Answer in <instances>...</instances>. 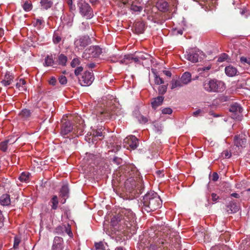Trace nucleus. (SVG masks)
Returning a JSON list of instances; mask_svg holds the SVG:
<instances>
[{
	"label": "nucleus",
	"mask_w": 250,
	"mask_h": 250,
	"mask_svg": "<svg viewBox=\"0 0 250 250\" xmlns=\"http://www.w3.org/2000/svg\"><path fill=\"white\" fill-rule=\"evenodd\" d=\"M143 210L147 212L153 211L159 208L162 202L158 194L154 192H147L143 199Z\"/></svg>",
	"instance_id": "1"
},
{
	"label": "nucleus",
	"mask_w": 250,
	"mask_h": 250,
	"mask_svg": "<svg viewBox=\"0 0 250 250\" xmlns=\"http://www.w3.org/2000/svg\"><path fill=\"white\" fill-rule=\"evenodd\" d=\"M119 108L117 107L110 101L106 107L101 109L97 114V119L102 121L115 119L119 114Z\"/></svg>",
	"instance_id": "2"
},
{
	"label": "nucleus",
	"mask_w": 250,
	"mask_h": 250,
	"mask_svg": "<svg viewBox=\"0 0 250 250\" xmlns=\"http://www.w3.org/2000/svg\"><path fill=\"white\" fill-rule=\"evenodd\" d=\"M203 88L208 92H221L225 89V83L216 79H207L203 83Z\"/></svg>",
	"instance_id": "3"
},
{
	"label": "nucleus",
	"mask_w": 250,
	"mask_h": 250,
	"mask_svg": "<svg viewBox=\"0 0 250 250\" xmlns=\"http://www.w3.org/2000/svg\"><path fill=\"white\" fill-rule=\"evenodd\" d=\"M80 13L87 19L93 18L94 14L92 8L84 0H81L78 3Z\"/></svg>",
	"instance_id": "4"
},
{
	"label": "nucleus",
	"mask_w": 250,
	"mask_h": 250,
	"mask_svg": "<svg viewBox=\"0 0 250 250\" xmlns=\"http://www.w3.org/2000/svg\"><path fill=\"white\" fill-rule=\"evenodd\" d=\"M91 43V40L88 36H80L74 41L75 49L77 50V51L82 50Z\"/></svg>",
	"instance_id": "5"
},
{
	"label": "nucleus",
	"mask_w": 250,
	"mask_h": 250,
	"mask_svg": "<svg viewBox=\"0 0 250 250\" xmlns=\"http://www.w3.org/2000/svg\"><path fill=\"white\" fill-rule=\"evenodd\" d=\"M101 53V48L98 46H94L85 50L83 57L85 58H97L98 57Z\"/></svg>",
	"instance_id": "6"
},
{
	"label": "nucleus",
	"mask_w": 250,
	"mask_h": 250,
	"mask_svg": "<svg viewBox=\"0 0 250 250\" xmlns=\"http://www.w3.org/2000/svg\"><path fill=\"white\" fill-rule=\"evenodd\" d=\"M202 53L197 49H190L186 52L187 54L185 55L186 58L192 62H198L199 55Z\"/></svg>",
	"instance_id": "7"
},
{
	"label": "nucleus",
	"mask_w": 250,
	"mask_h": 250,
	"mask_svg": "<svg viewBox=\"0 0 250 250\" xmlns=\"http://www.w3.org/2000/svg\"><path fill=\"white\" fill-rule=\"evenodd\" d=\"M94 80L93 73L86 71L79 79V82L82 86H89L91 84Z\"/></svg>",
	"instance_id": "8"
},
{
	"label": "nucleus",
	"mask_w": 250,
	"mask_h": 250,
	"mask_svg": "<svg viewBox=\"0 0 250 250\" xmlns=\"http://www.w3.org/2000/svg\"><path fill=\"white\" fill-rule=\"evenodd\" d=\"M242 110V107L237 103L232 104L229 108L230 112L233 114L232 118L238 120L241 119Z\"/></svg>",
	"instance_id": "9"
},
{
	"label": "nucleus",
	"mask_w": 250,
	"mask_h": 250,
	"mask_svg": "<svg viewBox=\"0 0 250 250\" xmlns=\"http://www.w3.org/2000/svg\"><path fill=\"white\" fill-rule=\"evenodd\" d=\"M125 211H127L129 216V221L126 220V219L124 218V219L127 222L125 224L126 226L127 231L129 232L131 234H135L136 232V227L135 225V223L134 222V215L133 213L130 210H125Z\"/></svg>",
	"instance_id": "10"
},
{
	"label": "nucleus",
	"mask_w": 250,
	"mask_h": 250,
	"mask_svg": "<svg viewBox=\"0 0 250 250\" xmlns=\"http://www.w3.org/2000/svg\"><path fill=\"white\" fill-rule=\"evenodd\" d=\"M233 142L236 146L245 147L247 143V136L242 133L236 135L234 137Z\"/></svg>",
	"instance_id": "11"
},
{
	"label": "nucleus",
	"mask_w": 250,
	"mask_h": 250,
	"mask_svg": "<svg viewBox=\"0 0 250 250\" xmlns=\"http://www.w3.org/2000/svg\"><path fill=\"white\" fill-rule=\"evenodd\" d=\"M73 128L72 124L69 121L63 123L61 127V135L64 138H67L66 135L72 131Z\"/></svg>",
	"instance_id": "12"
},
{
	"label": "nucleus",
	"mask_w": 250,
	"mask_h": 250,
	"mask_svg": "<svg viewBox=\"0 0 250 250\" xmlns=\"http://www.w3.org/2000/svg\"><path fill=\"white\" fill-rule=\"evenodd\" d=\"M64 248V243L63 239L59 236L55 237L51 250H63Z\"/></svg>",
	"instance_id": "13"
},
{
	"label": "nucleus",
	"mask_w": 250,
	"mask_h": 250,
	"mask_svg": "<svg viewBox=\"0 0 250 250\" xmlns=\"http://www.w3.org/2000/svg\"><path fill=\"white\" fill-rule=\"evenodd\" d=\"M124 141L133 149H136L138 146L139 141L134 136L131 135L126 137Z\"/></svg>",
	"instance_id": "14"
},
{
	"label": "nucleus",
	"mask_w": 250,
	"mask_h": 250,
	"mask_svg": "<svg viewBox=\"0 0 250 250\" xmlns=\"http://www.w3.org/2000/svg\"><path fill=\"white\" fill-rule=\"evenodd\" d=\"M55 55H47L45 59L43 65L44 66H53L56 64L55 62Z\"/></svg>",
	"instance_id": "15"
},
{
	"label": "nucleus",
	"mask_w": 250,
	"mask_h": 250,
	"mask_svg": "<svg viewBox=\"0 0 250 250\" xmlns=\"http://www.w3.org/2000/svg\"><path fill=\"white\" fill-rule=\"evenodd\" d=\"M164 98L163 96H158L153 98L151 101V105L153 109H156L157 107L160 106L163 101Z\"/></svg>",
	"instance_id": "16"
},
{
	"label": "nucleus",
	"mask_w": 250,
	"mask_h": 250,
	"mask_svg": "<svg viewBox=\"0 0 250 250\" xmlns=\"http://www.w3.org/2000/svg\"><path fill=\"white\" fill-rule=\"evenodd\" d=\"M60 194L62 198L64 199V201L62 202V203L64 204L65 202L66 198H67L69 196V189L67 185H63L60 191Z\"/></svg>",
	"instance_id": "17"
},
{
	"label": "nucleus",
	"mask_w": 250,
	"mask_h": 250,
	"mask_svg": "<svg viewBox=\"0 0 250 250\" xmlns=\"http://www.w3.org/2000/svg\"><path fill=\"white\" fill-rule=\"evenodd\" d=\"M226 74L229 77H233L237 74V69L231 65H229L225 68Z\"/></svg>",
	"instance_id": "18"
},
{
	"label": "nucleus",
	"mask_w": 250,
	"mask_h": 250,
	"mask_svg": "<svg viewBox=\"0 0 250 250\" xmlns=\"http://www.w3.org/2000/svg\"><path fill=\"white\" fill-rule=\"evenodd\" d=\"M183 85H186L189 83L191 81V75L189 72H185L180 79Z\"/></svg>",
	"instance_id": "19"
},
{
	"label": "nucleus",
	"mask_w": 250,
	"mask_h": 250,
	"mask_svg": "<svg viewBox=\"0 0 250 250\" xmlns=\"http://www.w3.org/2000/svg\"><path fill=\"white\" fill-rule=\"evenodd\" d=\"M158 9L161 11L166 12L168 9V3L164 0H161L157 3Z\"/></svg>",
	"instance_id": "20"
},
{
	"label": "nucleus",
	"mask_w": 250,
	"mask_h": 250,
	"mask_svg": "<svg viewBox=\"0 0 250 250\" xmlns=\"http://www.w3.org/2000/svg\"><path fill=\"white\" fill-rule=\"evenodd\" d=\"M13 79L14 77L12 75L9 73H6L4 76V79L1 81V83L5 86L9 85L13 81Z\"/></svg>",
	"instance_id": "21"
},
{
	"label": "nucleus",
	"mask_w": 250,
	"mask_h": 250,
	"mask_svg": "<svg viewBox=\"0 0 250 250\" xmlns=\"http://www.w3.org/2000/svg\"><path fill=\"white\" fill-rule=\"evenodd\" d=\"M53 2L52 0H41L40 4L41 9L47 10L53 5Z\"/></svg>",
	"instance_id": "22"
},
{
	"label": "nucleus",
	"mask_w": 250,
	"mask_h": 250,
	"mask_svg": "<svg viewBox=\"0 0 250 250\" xmlns=\"http://www.w3.org/2000/svg\"><path fill=\"white\" fill-rule=\"evenodd\" d=\"M134 28L136 33L142 34L145 30V24L143 22H137L135 24Z\"/></svg>",
	"instance_id": "23"
},
{
	"label": "nucleus",
	"mask_w": 250,
	"mask_h": 250,
	"mask_svg": "<svg viewBox=\"0 0 250 250\" xmlns=\"http://www.w3.org/2000/svg\"><path fill=\"white\" fill-rule=\"evenodd\" d=\"M26 82L24 79H21L17 83L16 87L20 91H24L26 90Z\"/></svg>",
	"instance_id": "24"
},
{
	"label": "nucleus",
	"mask_w": 250,
	"mask_h": 250,
	"mask_svg": "<svg viewBox=\"0 0 250 250\" xmlns=\"http://www.w3.org/2000/svg\"><path fill=\"white\" fill-rule=\"evenodd\" d=\"M171 89L173 90L176 88H180L183 86V84L180 80L173 79L171 81Z\"/></svg>",
	"instance_id": "25"
},
{
	"label": "nucleus",
	"mask_w": 250,
	"mask_h": 250,
	"mask_svg": "<svg viewBox=\"0 0 250 250\" xmlns=\"http://www.w3.org/2000/svg\"><path fill=\"white\" fill-rule=\"evenodd\" d=\"M132 62V54L125 55L123 58L120 60V64H128Z\"/></svg>",
	"instance_id": "26"
},
{
	"label": "nucleus",
	"mask_w": 250,
	"mask_h": 250,
	"mask_svg": "<svg viewBox=\"0 0 250 250\" xmlns=\"http://www.w3.org/2000/svg\"><path fill=\"white\" fill-rule=\"evenodd\" d=\"M0 204L2 206H8L10 204V196L8 194L2 195L0 197Z\"/></svg>",
	"instance_id": "27"
},
{
	"label": "nucleus",
	"mask_w": 250,
	"mask_h": 250,
	"mask_svg": "<svg viewBox=\"0 0 250 250\" xmlns=\"http://www.w3.org/2000/svg\"><path fill=\"white\" fill-rule=\"evenodd\" d=\"M49 204L51 205V209L52 210L57 209L59 205V200L57 196H53L49 202Z\"/></svg>",
	"instance_id": "28"
},
{
	"label": "nucleus",
	"mask_w": 250,
	"mask_h": 250,
	"mask_svg": "<svg viewBox=\"0 0 250 250\" xmlns=\"http://www.w3.org/2000/svg\"><path fill=\"white\" fill-rule=\"evenodd\" d=\"M18 139L12 141L11 139L6 140L0 143V149L3 151H6L7 149V145L9 143L10 144H13L15 143Z\"/></svg>",
	"instance_id": "29"
},
{
	"label": "nucleus",
	"mask_w": 250,
	"mask_h": 250,
	"mask_svg": "<svg viewBox=\"0 0 250 250\" xmlns=\"http://www.w3.org/2000/svg\"><path fill=\"white\" fill-rule=\"evenodd\" d=\"M124 4L129 3V2H132L131 5V10L135 12H140L142 10V7L140 6L135 5L133 3V1L131 2V0H121Z\"/></svg>",
	"instance_id": "30"
},
{
	"label": "nucleus",
	"mask_w": 250,
	"mask_h": 250,
	"mask_svg": "<svg viewBox=\"0 0 250 250\" xmlns=\"http://www.w3.org/2000/svg\"><path fill=\"white\" fill-rule=\"evenodd\" d=\"M227 211L229 213H232L237 212L239 208L237 205L233 203H230L227 206Z\"/></svg>",
	"instance_id": "31"
},
{
	"label": "nucleus",
	"mask_w": 250,
	"mask_h": 250,
	"mask_svg": "<svg viewBox=\"0 0 250 250\" xmlns=\"http://www.w3.org/2000/svg\"><path fill=\"white\" fill-rule=\"evenodd\" d=\"M30 174L28 172H23L19 177V179L21 182L27 183L29 181Z\"/></svg>",
	"instance_id": "32"
},
{
	"label": "nucleus",
	"mask_w": 250,
	"mask_h": 250,
	"mask_svg": "<svg viewBox=\"0 0 250 250\" xmlns=\"http://www.w3.org/2000/svg\"><path fill=\"white\" fill-rule=\"evenodd\" d=\"M67 61V58L64 54H61L58 56V64L60 65L65 66Z\"/></svg>",
	"instance_id": "33"
},
{
	"label": "nucleus",
	"mask_w": 250,
	"mask_h": 250,
	"mask_svg": "<svg viewBox=\"0 0 250 250\" xmlns=\"http://www.w3.org/2000/svg\"><path fill=\"white\" fill-rule=\"evenodd\" d=\"M152 72L153 73L154 77V83L157 85H160L164 83V80L161 78L158 74L152 70Z\"/></svg>",
	"instance_id": "34"
},
{
	"label": "nucleus",
	"mask_w": 250,
	"mask_h": 250,
	"mask_svg": "<svg viewBox=\"0 0 250 250\" xmlns=\"http://www.w3.org/2000/svg\"><path fill=\"white\" fill-rule=\"evenodd\" d=\"M62 41V37L59 32H55L53 36V42L55 44L59 43Z\"/></svg>",
	"instance_id": "35"
},
{
	"label": "nucleus",
	"mask_w": 250,
	"mask_h": 250,
	"mask_svg": "<svg viewBox=\"0 0 250 250\" xmlns=\"http://www.w3.org/2000/svg\"><path fill=\"white\" fill-rule=\"evenodd\" d=\"M31 114V111L27 109H24L21 111V116L25 119H28Z\"/></svg>",
	"instance_id": "36"
},
{
	"label": "nucleus",
	"mask_w": 250,
	"mask_h": 250,
	"mask_svg": "<svg viewBox=\"0 0 250 250\" xmlns=\"http://www.w3.org/2000/svg\"><path fill=\"white\" fill-rule=\"evenodd\" d=\"M22 7L25 11H29L32 9V5L31 2L25 1L22 5Z\"/></svg>",
	"instance_id": "37"
},
{
	"label": "nucleus",
	"mask_w": 250,
	"mask_h": 250,
	"mask_svg": "<svg viewBox=\"0 0 250 250\" xmlns=\"http://www.w3.org/2000/svg\"><path fill=\"white\" fill-rule=\"evenodd\" d=\"M167 85H162L158 87V92L159 94L161 95H164L167 90Z\"/></svg>",
	"instance_id": "38"
},
{
	"label": "nucleus",
	"mask_w": 250,
	"mask_h": 250,
	"mask_svg": "<svg viewBox=\"0 0 250 250\" xmlns=\"http://www.w3.org/2000/svg\"><path fill=\"white\" fill-rule=\"evenodd\" d=\"M43 22L44 21L42 19H37L35 20V21L34 22L33 24L34 26L37 28H40Z\"/></svg>",
	"instance_id": "39"
},
{
	"label": "nucleus",
	"mask_w": 250,
	"mask_h": 250,
	"mask_svg": "<svg viewBox=\"0 0 250 250\" xmlns=\"http://www.w3.org/2000/svg\"><path fill=\"white\" fill-rule=\"evenodd\" d=\"M138 58L140 59V60H145L146 59H149L150 56L146 54L143 52H140L138 54Z\"/></svg>",
	"instance_id": "40"
},
{
	"label": "nucleus",
	"mask_w": 250,
	"mask_h": 250,
	"mask_svg": "<svg viewBox=\"0 0 250 250\" xmlns=\"http://www.w3.org/2000/svg\"><path fill=\"white\" fill-rule=\"evenodd\" d=\"M229 59V56L226 53L222 54L218 59L217 61L218 62H221L226 60H227Z\"/></svg>",
	"instance_id": "41"
},
{
	"label": "nucleus",
	"mask_w": 250,
	"mask_h": 250,
	"mask_svg": "<svg viewBox=\"0 0 250 250\" xmlns=\"http://www.w3.org/2000/svg\"><path fill=\"white\" fill-rule=\"evenodd\" d=\"M231 156V153L228 150L223 151L221 153V157L223 158L228 159Z\"/></svg>",
	"instance_id": "42"
},
{
	"label": "nucleus",
	"mask_w": 250,
	"mask_h": 250,
	"mask_svg": "<svg viewBox=\"0 0 250 250\" xmlns=\"http://www.w3.org/2000/svg\"><path fill=\"white\" fill-rule=\"evenodd\" d=\"M21 242V239L19 237L16 236L14 237L13 248L16 249L18 248L19 244Z\"/></svg>",
	"instance_id": "43"
},
{
	"label": "nucleus",
	"mask_w": 250,
	"mask_h": 250,
	"mask_svg": "<svg viewBox=\"0 0 250 250\" xmlns=\"http://www.w3.org/2000/svg\"><path fill=\"white\" fill-rule=\"evenodd\" d=\"M95 247L96 249H97V250H104V245L102 242L95 243Z\"/></svg>",
	"instance_id": "44"
},
{
	"label": "nucleus",
	"mask_w": 250,
	"mask_h": 250,
	"mask_svg": "<svg viewBox=\"0 0 250 250\" xmlns=\"http://www.w3.org/2000/svg\"><path fill=\"white\" fill-rule=\"evenodd\" d=\"M80 63V61L78 58H74L71 62V66L72 67H75L77 65H79Z\"/></svg>",
	"instance_id": "45"
},
{
	"label": "nucleus",
	"mask_w": 250,
	"mask_h": 250,
	"mask_svg": "<svg viewBox=\"0 0 250 250\" xmlns=\"http://www.w3.org/2000/svg\"><path fill=\"white\" fill-rule=\"evenodd\" d=\"M211 67V65H208V66H204V67H200L198 69V71L199 72H208V70H209L210 69Z\"/></svg>",
	"instance_id": "46"
},
{
	"label": "nucleus",
	"mask_w": 250,
	"mask_h": 250,
	"mask_svg": "<svg viewBox=\"0 0 250 250\" xmlns=\"http://www.w3.org/2000/svg\"><path fill=\"white\" fill-rule=\"evenodd\" d=\"M240 61L243 64H248L250 65V58L242 57L240 58Z\"/></svg>",
	"instance_id": "47"
},
{
	"label": "nucleus",
	"mask_w": 250,
	"mask_h": 250,
	"mask_svg": "<svg viewBox=\"0 0 250 250\" xmlns=\"http://www.w3.org/2000/svg\"><path fill=\"white\" fill-rule=\"evenodd\" d=\"M122 59V57L119 56H113L110 57V61L111 62H120V60Z\"/></svg>",
	"instance_id": "48"
},
{
	"label": "nucleus",
	"mask_w": 250,
	"mask_h": 250,
	"mask_svg": "<svg viewBox=\"0 0 250 250\" xmlns=\"http://www.w3.org/2000/svg\"><path fill=\"white\" fill-rule=\"evenodd\" d=\"M172 112V110L169 107H166L162 110V113L164 114H170Z\"/></svg>",
	"instance_id": "49"
},
{
	"label": "nucleus",
	"mask_w": 250,
	"mask_h": 250,
	"mask_svg": "<svg viewBox=\"0 0 250 250\" xmlns=\"http://www.w3.org/2000/svg\"><path fill=\"white\" fill-rule=\"evenodd\" d=\"M138 121L140 123L145 124L148 121V119L146 117L141 115L138 117Z\"/></svg>",
	"instance_id": "50"
},
{
	"label": "nucleus",
	"mask_w": 250,
	"mask_h": 250,
	"mask_svg": "<svg viewBox=\"0 0 250 250\" xmlns=\"http://www.w3.org/2000/svg\"><path fill=\"white\" fill-rule=\"evenodd\" d=\"M93 136L95 137H102L103 133L101 129H97L93 131Z\"/></svg>",
	"instance_id": "51"
},
{
	"label": "nucleus",
	"mask_w": 250,
	"mask_h": 250,
	"mask_svg": "<svg viewBox=\"0 0 250 250\" xmlns=\"http://www.w3.org/2000/svg\"><path fill=\"white\" fill-rule=\"evenodd\" d=\"M59 82L62 84H65L67 83L66 78L64 76H61L59 78Z\"/></svg>",
	"instance_id": "52"
},
{
	"label": "nucleus",
	"mask_w": 250,
	"mask_h": 250,
	"mask_svg": "<svg viewBox=\"0 0 250 250\" xmlns=\"http://www.w3.org/2000/svg\"><path fill=\"white\" fill-rule=\"evenodd\" d=\"M83 70V68L82 66L77 67L74 71L75 74L76 76H78Z\"/></svg>",
	"instance_id": "53"
},
{
	"label": "nucleus",
	"mask_w": 250,
	"mask_h": 250,
	"mask_svg": "<svg viewBox=\"0 0 250 250\" xmlns=\"http://www.w3.org/2000/svg\"><path fill=\"white\" fill-rule=\"evenodd\" d=\"M132 62H134L138 63H140V59L138 58V55H137L136 56L132 55Z\"/></svg>",
	"instance_id": "54"
},
{
	"label": "nucleus",
	"mask_w": 250,
	"mask_h": 250,
	"mask_svg": "<svg viewBox=\"0 0 250 250\" xmlns=\"http://www.w3.org/2000/svg\"><path fill=\"white\" fill-rule=\"evenodd\" d=\"M211 196L212 198V200L214 202H217V201L219 199V196H217V194L214 193H212Z\"/></svg>",
	"instance_id": "55"
},
{
	"label": "nucleus",
	"mask_w": 250,
	"mask_h": 250,
	"mask_svg": "<svg viewBox=\"0 0 250 250\" xmlns=\"http://www.w3.org/2000/svg\"><path fill=\"white\" fill-rule=\"evenodd\" d=\"M49 83L50 84L52 85H55L57 83L56 79L54 77H52L49 80Z\"/></svg>",
	"instance_id": "56"
},
{
	"label": "nucleus",
	"mask_w": 250,
	"mask_h": 250,
	"mask_svg": "<svg viewBox=\"0 0 250 250\" xmlns=\"http://www.w3.org/2000/svg\"><path fill=\"white\" fill-rule=\"evenodd\" d=\"M219 178V176L216 172H214L212 174V179L213 181H216Z\"/></svg>",
	"instance_id": "57"
},
{
	"label": "nucleus",
	"mask_w": 250,
	"mask_h": 250,
	"mask_svg": "<svg viewBox=\"0 0 250 250\" xmlns=\"http://www.w3.org/2000/svg\"><path fill=\"white\" fill-rule=\"evenodd\" d=\"M202 111L201 109H198L196 111L193 112V115L195 117H197L199 115L201 114Z\"/></svg>",
	"instance_id": "58"
},
{
	"label": "nucleus",
	"mask_w": 250,
	"mask_h": 250,
	"mask_svg": "<svg viewBox=\"0 0 250 250\" xmlns=\"http://www.w3.org/2000/svg\"><path fill=\"white\" fill-rule=\"evenodd\" d=\"M163 72L168 77H171L172 74L170 71L168 70H164Z\"/></svg>",
	"instance_id": "59"
},
{
	"label": "nucleus",
	"mask_w": 250,
	"mask_h": 250,
	"mask_svg": "<svg viewBox=\"0 0 250 250\" xmlns=\"http://www.w3.org/2000/svg\"><path fill=\"white\" fill-rule=\"evenodd\" d=\"M113 161L117 163L118 165H119L121 164V162L122 161V160L118 158H114L113 159Z\"/></svg>",
	"instance_id": "60"
},
{
	"label": "nucleus",
	"mask_w": 250,
	"mask_h": 250,
	"mask_svg": "<svg viewBox=\"0 0 250 250\" xmlns=\"http://www.w3.org/2000/svg\"><path fill=\"white\" fill-rule=\"evenodd\" d=\"M3 215L1 211L0 210V227H1V226L3 225Z\"/></svg>",
	"instance_id": "61"
},
{
	"label": "nucleus",
	"mask_w": 250,
	"mask_h": 250,
	"mask_svg": "<svg viewBox=\"0 0 250 250\" xmlns=\"http://www.w3.org/2000/svg\"><path fill=\"white\" fill-rule=\"evenodd\" d=\"M69 6V9L71 11H74L75 10V6L72 3L71 4H68Z\"/></svg>",
	"instance_id": "62"
},
{
	"label": "nucleus",
	"mask_w": 250,
	"mask_h": 250,
	"mask_svg": "<svg viewBox=\"0 0 250 250\" xmlns=\"http://www.w3.org/2000/svg\"><path fill=\"white\" fill-rule=\"evenodd\" d=\"M230 196L231 197H234L235 198H240V195L236 193H233L230 194Z\"/></svg>",
	"instance_id": "63"
},
{
	"label": "nucleus",
	"mask_w": 250,
	"mask_h": 250,
	"mask_svg": "<svg viewBox=\"0 0 250 250\" xmlns=\"http://www.w3.org/2000/svg\"><path fill=\"white\" fill-rule=\"evenodd\" d=\"M133 181L134 182H135V181L134 179H132V178H129L128 179H127L126 180V181L125 182V185L126 186H128V184L129 183V182H132Z\"/></svg>",
	"instance_id": "64"
}]
</instances>
